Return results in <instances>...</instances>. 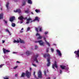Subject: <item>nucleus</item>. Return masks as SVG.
I'll return each mask as SVG.
<instances>
[{
    "label": "nucleus",
    "instance_id": "obj_1",
    "mask_svg": "<svg viewBox=\"0 0 79 79\" xmlns=\"http://www.w3.org/2000/svg\"><path fill=\"white\" fill-rule=\"evenodd\" d=\"M19 42L22 44H24V41L23 40H21L20 38H19L17 40H15L14 41V43H19Z\"/></svg>",
    "mask_w": 79,
    "mask_h": 79
},
{
    "label": "nucleus",
    "instance_id": "obj_2",
    "mask_svg": "<svg viewBox=\"0 0 79 79\" xmlns=\"http://www.w3.org/2000/svg\"><path fill=\"white\" fill-rule=\"evenodd\" d=\"M36 43H38L39 45L40 46H44L45 45V43L42 41V40H40L39 41H35Z\"/></svg>",
    "mask_w": 79,
    "mask_h": 79
},
{
    "label": "nucleus",
    "instance_id": "obj_3",
    "mask_svg": "<svg viewBox=\"0 0 79 79\" xmlns=\"http://www.w3.org/2000/svg\"><path fill=\"white\" fill-rule=\"evenodd\" d=\"M56 52L58 56H60V57H62V54H61V52L60 50L59 49H57L56 50Z\"/></svg>",
    "mask_w": 79,
    "mask_h": 79
},
{
    "label": "nucleus",
    "instance_id": "obj_4",
    "mask_svg": "<svg viewBox=\"0 0 79 79\" xmlns=\"http://www.w3.org/2000/svg\"><path fill=\"white\" fill-rule=\"evenodd\" d=\"M36 36L37 38V39L38 40H40L42 39V36H40V34L37 33L36 34Z\"/></svg>",
    "mask_w": 79,
    "mask_h": 79
},
{
    "label": "nucleus",
    "instance_id": "obj_5",
    "mask_svg": "<svg viewBox=\"0 0 79 79\" xmlns=\"http://www.w3.org/2000/svg\"><path fill=\"white\" fill-rule=\"evenodd\" d=\"M74 53L75 54V56L76 58H79V50H77V51H75L74 52Z\"/></svg>",
    "mask_w": 79,
    "mask_h": 79
},
{
    "label": "nucleus",
    "instance_id": "obj_6",
    "mask_svg": "<svg viewBox=\"0 0 79 79\" xmlns=\"http://www.w3.org/2000/svg\"><path fill=\"white\" fill-rule=\"evenodd\" d=\"M27 18L25 17V18H23V19H25L27 20L26 24H29V21H31L32 20V19L31 18H29L28 19H27Z\"/></svg>",
    "mask_w": 79,
    "mask_h": 79
},
{
    "label": "nucleus",
    "instance_id": "obj_7",
    "mask_svg": "<svg viewBox=\"0 0 79 79\" xmlns=\"http://www.w3.org/2000/svg\"><path fill=\"white\" fill-rule=\"evenodd\" d=\"M26 75L28 78H29L31 76V72H29L28 71H26Z\"/></svg>",
    "mask_w": 79,
    "mask_h": 79
},
{
    "label": "nucleus",
    "instance_id": "obj_8",
    "mask_svg": "<svg viewBox=\"0 0 79 79\" xmlns=\"http://www.w3.org/2000/svg\"><path fill=\"white\" fill-rule=\"evenodd\" d=\"M57 64H58V62L56 61H55L54 62V63L52 65V68L54 69V67H55L56 68H58V65Z\"/></svg>",
    "mask_w": 79,
    "mask_h": 79
},
{
    "label": "nucleus",
    "instance_id": "obj_9",
    "mask_svg": "<svg viewBox=\"0 0 79 79\" xmlns=\"http://www.w3.org/2000/svg\"><path fill=\"white\" fill-rule=\"evenodd\" d=\"M39 56V54H37L35 55V58L34 59V60L35 61H36V63H38L39 62H38V60L37 59V57Z\"/></svg>",
    "mask_w": 79,
    "mask_h": 79
},
{
    "label": "nucleus",
    "instance_id": "obj_10",
    "mask_svg": "<svg viewBox=\"0 0 79 79\" xmlns=\"http://www.w3.org/2000/svg\"><path fill=\"white\" fill-rule=\"evenodd\" d=\"M43 39L44 40H45V42L46 43V44H47V45L49 47H50V43H49L47 41V40H46V38H45V37H44Z\"/></svg>",
    "mask_w": 79,
    "mask_h": 79
},
{
    "label": "nucleus",
    "instance_id": "obj_11",
    "mask_svg": "<svg viewBox=\"0 0 79 79\" xmlns=\"http://www.w3.org/2000/svg\"><path fill=\"white\" fill-rule=\"evenodd\" d=\"M3 50L4 53H9V52H10V50H6L5 48H3Z\"/></svg>",
    "mask_w": 79,
    "mask_h": 79
},
{
    "label": "nucleus",
    "instance_id": "obj_12",
    "mask_svg": "<svg viewBox=\"0 0 79 79\" xmlns=\"http://www.w3.org/2000/svg\"><path fill=\"white\" fill-rule=\"evenodd\" d=\"M38 77L40 78H42V72L40 70H39L38 73Z\"/></svg>",
    "mask_w": 79,
    "mask_h": 79
},
{
    "label": "nucleus",
    "instance_id": "obj_13",
    "mask_svg": "<svg viewBox=\"0 0 79 79\" xmlns=\"http://www.w3.org/2000/svg\"><path fill=\"white\" fill-rule=\"evenodd\" d=\"M15 19V17L14 16L11 17V18H10V22H13L14 20Z\"/></svg>",
    "mask_w": 79,
    "mask_h": 79
},
{
    "label": "nucleus",
    "instance_id": "obj_14",
    "mask_svg": "<svg viewBox=\"0 0 79 79\" xmlns=\"http://www.w3.org/2000/svg\"><path fill=\"white\" fill-rule=\"evenodd\" d=\"M47 61L48 62V63L47 64V66H49L50 65V58H48Z\"/></svg>",
    "mask_w": 79,
    "mask_h": 79
},
{
    "label": "nucleus",
    "instance_id": "obj_15",
    "mask_svg": "<svg viewBox=\"0 0 79 79\" xmlns=\"http://www.w3.org/2000/svg\"><path fill=\"white\" fill-rule=\"evenodd\" d=\"M61 68L62 69H64L65 68H66V66L64 65H61L60 66Z\"/></svg>",
    "mask_w": 79,
    "mask_h": 79
},
{
    "label": "nucleus",
    "instance_id": "obj_16",
    "mask_svg": "<svg viewBox=\"0 0 79 79\" xmlns=\"http://www.w3.org/2000/svg\"><path fill=\"white\" fill-rule=\"evenodd\" d=\"M44 58H46V56H47L48 58H50V55L49 54H44Z\"/></svg>",
    "mask_w": 79,
    "mask_h": 79
},
{
    "label": "nucleus",
    "instance_id": "obj_17",
    "mask_svg": "<svg viewBox=\"0 0 79 79\" xmlns=\"http://www.w3.org/2000/svg\"><path fill=\"white\" fill-rule=\"evenodd\" d=\"M19 19H20L21 21H22L23 19H24V17L22 16H20V17H19L18 18Z\"/></svg>",
    "mask_w": 79,
    "mask_h": 79
},
{
    "label": "nucleus",
    "instance_id": "obj_18",
    "mask_svg": "<svg viewBox=\"0 0 79 79\" xmlns=\"http://www.w3.org/2000/svg\"><path fill=\"white\" fill-rule=\"evenodd\" d=\"M9 2H7L6 3V7L7 8V10H9Z\"/></svg>",
    "mask_w": 79,
    "mask_h": 79
},
{
    "label": "nucleus",
    "instance_id": "obj_19",
    "mask_svg": "<svg viewBox=\"0 0 79 79\" xmlns=\"http://www.w3.org/2000/svg\"><path fill=\"white\" fill-rule=\"evenodd\" d=\"M48 69H47L44 70V76H47V75H46V73H48Z\"/></svg>",
    "mask_w": 79,
    "mask_h": 79
},
{
    "label": "nucleus",
    "instance_id": "obj_20",
    "mask_svg": "<svg viewBox=\"0 0 79 79\" xmlns=\"http://www.w3.org/2000/svg\"><path fill=\"white\" fill-rule=\"evenodd\" d=\"M26 55H29L30 54H31V52H30L29 51H27L26 53H25Z\"/></svg>",
    "mask_w": 79,
    "mask_h": 79
},
{
    "label": "nucleus",
    "instance_id": "obj_21",
    "mask_svg": "<svg viewBox=\"0 0 79 79\" xmlns=\"http://www.w3.org/2000/svg\"><path fill=\"white\" fill-rule=\"evenodd\" d=\"M3 14L1 13L0 14V19H3Z\"/></svg>",
    "mask_w": 79,
    "mask_h": 79
},
{
    "label": "nucleus",
    "instance_id": "obj_22",
    "mask_svg": "<svg viewBox=\"0 0 79 79\" xmlns=\"http://www.w3.org/2000/svg\"><path fill=\"white\" fill-rule=\"evenodd\" d=\"M33 21H39V18L38 17H36L35 19L33 20Z\"/></svg>",
    "mask_w": 79,
    "mask_h": 79
},
{
    "label": "nucleus",
    "instance_id": "obj_23",
    "mask_svg": "<svg viewBox=\"0 0 79 79\" xmlns=\"http://www.w3.org/2000/svg\"><path fill=\"white\" fill-rule=\"evenodd\" d=\"M28 3L29 4H32V1L31 0H28Z\"/></svg>",
    "mask_w": 79,
    "mask_h": 79
},
{
    "label": "nucleus",
    "instance_id": "obj_24",
    "mask_svg": "<svg viewBox=\"0 0 79 79\" xmlns=\"http://www.w3.org/2000/svg\"><path fill=\"white\" fill-rule=\"evenodd\" d=\"M9 77L8 76H5V77H3L4 79H9Z\"/></svg>",
    "mask_w": 79,
    "mask_h": 79
},
{
    "label": "nucleus",
    "instance_id": "obj_25",
    "mask_svg": "<svg viewBox=\"0 0 79 79\" xmlns=\"http://www.w3.org/2000/svg\"><path fill=\"white\" fill-rule=\"evenodd\" d=\"M35 11L36 12V13H40V10H35Z\"/></svg>",
    "mask_w": 79,
    "mask_h": 79
},
{
    "label": "nucleus",
    "instance_id": "obj_26",
    "mask_svg": "<svg viewBox=\"0 0 79 79\" xmlns=\"http://www.w3.org/2000/svg\"><path fill=\"white\" fill-rule=\"evenodd\" d=\"M17 12H18L19 13H20L21 12V10H20V9H17Z\"/></svg>",
    "mask_w": 79,
    "mask_h": 79
},
{
    "label": "nucleus",
    "instance_id": "obj_27",
    "mask_svg": "<svg viewBox=\"0 0 79 79\" xmlns=\"http://www.w3.org/2000/svg\"><path fill=\"white\" fill-rule=\"evenodd\" d=\"M25 75V73H22L21 77H23Z\"/></svg>",
    "mask_w": 79,
    "mask_h": 79
},
{
    "label": "nucleus",
    "instance_id": "obj_28",
    "mask_svg": "<svg viewBox=\"0 0 79 79\" xmlns=\"http://www.w3.org/2000/svg\"><path fill=\"white\" fill-rule=\"evenodd\" d=\"M15 26H16L15 23H12V26L13 27H15Z\"/></svg>",
    "mask_w": 79,
    "mask_h": 79
},
{
    "label": "nucleus",
    "instance_id": "obj_29",
    "mask_svg": "<svg viewBox=\"0 0 79 79\" xmlns=\"http://www.w3.org/2000/svg\"><path fill=\"white\" fill-rule=\"evenodd\" d=\"M32 66H34V67H37V65H36L35 64H34L33 63L32 64Z\"/></svg>",
    "mask_w": 79,
    "mask_h": 79
},
{
    "label": "nucleus",
    "instance_id": "obj_30",
    "mask_svg": "<svg viewBox=\"0 0 79 79\" xmlns=\"http://www.w3.org/2000/svg\"><path fill=\"white\" fill-rule=\"evenodd\" d=\"M6 31L7 32H8L9 34H10V35H11V33H10V32L9 31V30H6Z\"/></svg>",
    "mask_w": 79,
    "mask_h": 79
},
{
    "label": "nucleus",
    "instance_id": "obj_31",
    "mask_svg": "<svg viewBox=\"0 0 79 79\" xmlns=\"http://www.w3.org/2000/svg\"><path fill=\"white\" fill-rule=\"evenodd\" d=\"M37 48H38V47H37V46H35V49L37 50Z\"/></svg>",
    "mask_w": 79,
    "mask_h": 79
},
{
    "label": "nucleus",
    "instance_id": "obj_32",
    "mask_svg": "<svg viewBox=\"0 0 79 79\" xmlns=\"http://www.w3.org/2000/svg\"><path fill=\"white\" fill-rule=\"evenodd\" d=\"M17 68H18V66H15L13 68V69H16Z\"/></svg>",
    "mask_w": 79,
    "mask_h": 79
},
{
    "label": "nucleus",
    "instance_id": "obj_33",
    "mask_svg": "<svg viewBox=\"0 0 79 79\" xmlns=\"http://www.w3.org/2000/svg\"><path fill=\"white\" fill-rule=\"evenodd\" d=\"M48 34V31H46L44 32V34L46 35V34Z\"/></svg>",
    "mask_w": 79,
    "mask_h": 79
},
{
    "label": "nucleus",
    "instance_id": "obj_34",
    "mask_svg": "<svg viewBox=\"0 0 79 79\" xmlns=\"http://www.w3.org/2000/svg\"><path fill=\"white\" fill-rule=\"evenodd\" d=\"M66 70H67V73H69V68H67Z\"/></svg>",
    "mask_w": 79,
    "mask_h": 79
},
{
    "label": "nucleus",
    "instance_id": "obj_35",
    "mask_svg": "<svg viewBox=\"0 0 79 79\" xmlns=\"http://www.w3.org/2000/svg\"><path fill=\"white\" fill-rule=\"evenodd\" d=\"M4 65V64H2L1 65H0V68L2 67V66H3Z\"/></svg>",
    "mask_w": 79,
    "mask_h": 79
},
{
    "label": "nucleus",
    "instance_id": "obj_36",
    "mask_svg": "<svg viewBox=\"0 0 79 79\" xmlns=\"http://www.w3.org/2000/svg\"><path fill=\"white\" fill-rule=\"evenodd\" d=\"M25 13H27V14L29 13V11L26 10L25 11Z\"/></svg>",
    "mask_w": 79,
    "mask_h": 79
},
{
    "label": "nucleus",
    "instance_id": "obj_37",
    "mask_svg": "<svg viewBox=\"0 0 79 79\" xmlns=\"http://www.w3.org/2000/svg\"><path fill=\"white\" fill-rule=\"evenodd\" d=\"M51 51L52 52H53L54 51V49H53L52 48H51Z\"/></svg>",
    "mask_w": 79,
    "mask_h": 79
},
{
    "label": "nucleus",
    "instance_id": "obj_38",
    "mask_svg": "<svg viewBox=\"0 0 79 79\" xmlns=\"http://www.w3.org/2000/svg\"><path fill=\"white\" fill-rule=\"evenodd\" d=\"M26 5V2H24L22 3V6H24V5Z\"/></svg>",
    "mask_w": 79,
    "mask_h": 79
},
{
    "label": "nucleus",
    "instance_id": "obj_39",
    "mask_svg": "<svg viewBox=\"0 0 79 79\" xmlns=\"http://www.w3.org/2000/svg\"><path fill=\"white\" fill-rule=\"evenodd\" d=\"M38 28L39 29H40V30H42V27H38Z\"/></svg>",
    "mask_w": 79,
    "mask_h": 79
},
{
    "label": "nucleus",
    "instance_id": "obj_40",
    "mask_svg": "<svg viewBox=\"0 0 79 79\" xmlns=\"http://www.w3.org/2000/svg\"><path fill=\"white\" fill-rule=\"evenodd\" d=\"M59 73L60 74H61V73H62V70H60Z\"/></svg>",
    "mask_w": 79,
    "mask_h": 79
},
{
    "label": "nucleus",
    "instance_id": "obj_41",
    "mask_svg": "<svg viewBox=\"0 0 79 79\" xmlns=\"http://www.w3.org/2000/svg\"><path fill=\"white\" fill-rule=\"evenodd\" d=\"M31 29V28L30 27H28L27 30H30Z\"/></svg>",
    "mask_w": 79,
    "mask_h": 79
},
{
    "label": "nucleus",
    "instance_id": "obj_42",
    "mask_svg": "<svg viewBox=\"0 0 79 79\" xmlns=\"http://www.w3.org/2000/svg\"><path fill=\"white\" fill-rule=\"evenodd\" d=\"M14 12H15V13H16L17 12V9L16 10H14Z\"/></svg>",
    "mask_w": 79,
    "mask_h": 79
},
{
    "label": "nucleus",
    "instance_id": "obj_43",
    "mask_svg": "<svg viewBox=\"0 0 79 79\" xmlns=\"http://www.w3.org/2000/svg\"><path fill=\"white\" fill-rule=\"evenodd\" d=\"M35 72H34L33 73V75L34 76H35Z\"/></svg>",
    "mask_w": 79,
    "mask_h": 79
},
{
    "label": "nucleus",
    "instance_id": "obj_44",
    "mask_svg": "<svg viewBox=\"0 0 79 79\" xmlns=\"http://www.w3.org/2000/svg\"><path fill=\"white\" fill-rule=\"evenodd\" d=\"M49 49L48 48H47L46 50V52H48V49Z\"/></svg>",
    "mask_w": 79,
    "mask_h": 79
},
{
    "label": "nucleus",
    "instance_id": "obj_45",
    "mask_svg": "<svg viewBox=\"0 0 79 79\" xmlns=\"http://www.w3.org/2000/svg\"><path fill=\"white\" fill-rule=\"evenodd\" d=\"M6 24H7V21L5 20L4 21Z\"/></svg>",
    "mask_w": 79,
    "mask_h": 79
},
{
    "label": "nucleus",
    "instance_id": "obj_46",
    "mask_svg": "<svg viewBox=\"0 0 79 79\" xmlns=\"http://www.w3.org/2000/svg\"><path fill=\"white\" fill-rule=\"evenodd\" d=\"M5 41L3 40H2V44H4V43H5Z\"/></svg>",
    "mask_w": 79,
    "mask_h": 79
},
{
    "label": "nucleus",
    "instance_id": "obj_47",
    "mask_svg": "<svg viewBox=\"0 0 79 79\" xmlns=\"http://www.w3.org/2000/svg\"><path fill=\"white\" fill-rule=\"evenodd\" d=\"M13 54H15V53H17V52H13Z\"/></svg>",
    "mask_w": 79,
    "mask_h": 79
},
{
    "label": "nucleus",
    "instance_id": "obj_48",
    "mask_svg": "<svg viewBox=\"0 0 79 79\" xmlns=\"http://www.w3.org/2000/svg\"><path fill=\"white\" fill-rule=\"evenodd\" d=\"M33 21H33V20H31V22H30L29 21V23H32V22H33Z\"/></svg>",
    "mask_w": 79,
    "mask_h": 79
},
{
    "label": "nucleus",
    "instance_id": "obj_49",
    "mask_svg": "<svg viewBox=\"0 0 79 79\" xmlns=\"http://www.w3.org/2000/svg\"><path fill=\"white\" fill-rule=\"evenodd\" d=\"M16 63H19V61H17Z\"/></svg>",
    "mask_w": 79,
    "mask_h": 79
},
{
    "label": "nucleus",
    "instance_id": "obj_50",
    "mask_svg": "<svg viewBox=\"0 0 79 79\" xmlns=\"http://www.w3.org/2000/svg\"><path fill=\"white\" fill-rule=\"evenodd\" d=\"M31 50H34V48L33 47L31 48Z\"/></svg>",
    "mask_w": 79,
    "mask_h": 79
},
{
    "label": "nucleus",
    "instance_id": "obj_51",
    "mask_svg": "<svg viewBox=\"0 0 79 79\" xmlns=\"http://www.w3.org/2000/svg\"><path fill=\"white\" fill-rule=\"evenodd\" d=\"M35 30H38V28H37L35 27Z\"/></svg>",
    "mask_w": 79,
    "mask_h": 79
},
{
    "label": "nucleus",
    "instance_id": "obj_52",
    "mask_svg": "<svg viewBox=\"0 0 79 79\" xmlns=\"http://www.w3.org/2000/svg\"><path fill=\"white\" fill-rule=\"evenodd\" d=\"M31 15H34V13H33V12H31Z\"/></svg>",
    "mask_w": 79,
    "mask_h": 79
},
{
    "label": "nucleus",
    "instance_id": "obj_53",
    "mask_svg": "<svg viewBox=\"0 0 79 79\" xmlns=\"http://www.w3.org/2000/svg\"><path fill=\"white\" fill-rule=\"evenodd\" d=\"M23 23V21H21L20 22V24H22V23Z\"/></svg>",
    "mask_w": 79,
    "mask_h": 79
},
{
    "label": "nucleus",
    "instance_id": "obj_54",
    "mask_svg": "<svg viewBox=\"0 0 79 79\" xmlns=\"http://www.w3.org/2000/svg\"><path fill=\"white\" fill-rule=\"evenodd\" d=\"M30 71H31L32 70V68H30Z\"/></svg>",
    "mask_w": 79,
    "mask_h": 79
},
{
    "label": "nucleus",
    "instance_id": "obj_55",
    "mask_svg": "<svg viewBox=\"0 0 79 79\" xmlns=\"http://www.w3.org/2000/svg\"><path fill=\"white\" fill-rule=\"evenodd\" d=\"M47 79H50V77H48Z\"/></svg>",
    "mask_w": 79,
    "mask_h": 79
},
{
    "label": "nucleus",
    "instance_id": "obj_56",
    "mask_svg": "<svg viewBox=\"0 0 79 79\" xmlns=\"http://www.w3.org/2000/svg\"><path fill=\"white\" fill-rule=\"evenodd\" d=\"M15 77H17V74H15Z\"/></svg>",
    "mask_w": 79,
    "mask_h": 79
},
{
    "label": "nucleus",
    "instance_id": "obj_57",
    "mask_svg": "<svg viewBox=\"0 0 79 79\" xmlns=\"http://www.w3.org/2000/svg\"><path fill=\"white\" fill-rule=\"evenodd\" d=\"M21 30H24V28H22Z\"/></svg>",
    "mask_w": 79,
    "mask_h": 79
},
{
    "label": "nucleus",
    "instance_id": "obj_58",
    "mask_svg": "<svg viewBox=\"0 0 79 79\" xmlns=\"http://www.w3.org/2000/svg\"><path fill=\"white\" fill-rule=\"evenodd\" d=\"M23 31H20V33H22V32H23Z\"/></svg>",
    "mask_w": 79,
    "mask_h": 79
},
{
    "label": "nucleus",
    "instance_id": "obj_59",
    "mask_svg": "<svg viewBox=\"0 0 79 79\" xmlns=\"http://www.w3.org/2000/svg\"><path fill=\"white\" fill-rule=\"evenodd\" d=\"M5 57H6V56H4V57H3V58H4L5 59Z\"/></svg>",
    "mask_w": 79,
    "mask_h": 79
},
{
    "label": "nucleus",
    "instance_id": "obj_60",
    "mask_svg": "<svg viewBox=\"0 0 79 79\" xmlns=\"http://www.w3.org/2000/svg\"><path fill=\"white\" fill-rule=\"evenodd\" d=\"M39 32H42V30H40Z\"/></svg>",
    "mask_w": 79,
    "mask_h": 79
},
{
    "label": "nucleus",
    "instance_id": "obj_61",
    "mask_svg": "<svg viewBox=\"0 0 79 79\" xmlns=\"http://www.w3.org/2000/svg\"><path fill=\"white\" fill-rule=\"evenodd\" d=\"M36 32H38V30H36Z\"/></svg>",
    "mask_w": 79,
    "mask_h": 79
},
{
    "label": "nucleus",
    "instance_id": "obj_62",
    "mask_svg": "<svg viewBox=\"0 0 79 79\" xmlns=\"http://www.w3.org/2000/svg\"><path fill=\"white\" fill-rule=\"evenodd\" d=\"M54 45H56V44H54Z\"/></svg>",
    "mask_w": 79,
    "mask_h": 79
},
{
    "label": "nucleus",
    "instance_id": "obj_63",
    "mask_svg": "<svg viewBox=\"0 0 79 79\" xmlns=\"http://www.w3.org/2000/svg\"><path fill=\"white\" fill-rule=\"evenodd\" d=\"M29 30H27V31H29Z\"/></svg>",
    "mask_w": 79,
    "mask_h": 79
},
{
    "label": "nucleus",
    "instance_id": "obj_64",
    "mask_svg": "<svg viewBox=\"0 0 79 79\" xmlns=\"http://www.w3.org/2000/svg\"><path fill=\"white\" fill-rule=\"evenodd\" d=\"M53 79H56L55 78H54Z\"/></svg>",
    "mask_w": 79,
    "mask_h": 79
}]
</instances>
